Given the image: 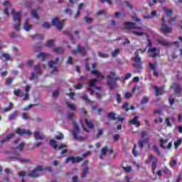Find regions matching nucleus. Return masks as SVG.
Returning a JSON list of instances; mask_svg holds the SVG:
<instances>
[{
    "label": "nucleus",
    "instance_id": "obj_29",
    "mask_svg": "<svg viewBox=\"0 0 182 182\" xmlns=\"http://www.w3.org/2000/svg\"><path fill=\"white\" fill-rule=\"evenodd\" d=\"M53 50V52H55V53H57V54L63 53L65 52V50L62 47L54 48Z\"/></svg>",
    "mask_w": 182,
    "mask_h": 182
},
{
    "label": "nucleus",
    "instance_id": "obj_44",
    "mask_svg": "<svg viewBox=\"0 0 182 182\" xmlns=\"http://www.w3.org/2000/svg\"><path fill=\"white\" fill-rule=\"evenodd\" d=\"M31 15L36 19H39V15L38 14V11L36 9L31 11Z\"/></svg>",
    "mask_w": 182,
    "mask_h": 182
},
{
    "label": "nucleus",
    "instance_id": "obj_54",
    "mask_svg": "<svg viewBox=\"0 0 182 182\" xmlns=\"http://www.w3.org/2000/svg\"><path fill=\"white\" fill-rule=\"evenodd\" d=\"M23 147H25V142H21L16 149H18L20 151H22V150H23Z\"/></svg>",
    "mask_w": 182,
    "mask_h": 182
},
{
    "label": "nucleus",
    "instance_id": "obj_5",
    "mask_svg": "<svg viewBox=\"0 0 182 182\" xmlns=\"http://www.w3.org/2000/svg\"><path fill=\"white\" fill-rule=\"evenodd\" d=\"M63 22H65V20L60 21L58 17H55L52 19L51 25L57 28L58 31H62L63 29Z\"/></svg>",
    "mask_w": 182,
    "mask_h": 182
},
{
    "label": "nucleus",
    "instance_id": "obj_8",
    "mask_svg": "<svg viewBox=\"0 0 182 182\" xmlns=\"http://www.w3.org/2000/svg\"><path fill=\"white\" fill-rule=\"evenodd\" d=\"M16 134H18V136H31L32 134V132L28 129H22L18 127L16 129Z\"/></svg>",
    "mask_w": 182,
    "mask_h": 182
},
{
    "label": "nucleus",
    "instance_id": "obj_47",
    "mask_svg": "<svg viewBox=\"0 0 182 182\" xmlns=\"http://www.w3.org/2000/svg\"><path fill=\"white\" fill-rule=\"evenodd\" d=\"M84 19L86 22V23L90 24L92 22H93V18L89 17V16H85Z\"/></svg>",
    "mask_w": 182,
    "mask_h": 182
},
{
    "label": "nucleus",
    "instance_id": "obj_25",
    "mask_svg": "<svg viewBox=\"0 0 182 182\" xmlns=\"http://www.w3.org/2000/svg\"><path fill=\"white\" fill-rule=\"evenodd\" d=\"M85 122L88 129H95V124H93V122L89 121V119H85Z\"/></svg>",
    "mask_w": 182,
    "mask_h": 182
},
{
    "label": "nucleus",
    "instance_id": "obj_49",
    "mask_svg": "<svg viewBox=\"0 0 182 182\" xmlns=\"http://www.w3.org/2000/svg\"><path fill=\"white\" fill-rule=\"evenodd\" d=\"M42 28H43V29H49L50 28H51L50 23L45 21L43 24H42Z\"/></svg>",
    "mask_w": 182,
    "mask_h": 182
},
{
    "label": "nucleus",
    "instance_id": "obj_1",
    "mask_svg": "<svg viewBox=\"0 0 182 182\" xmlns=\"http://www.w3.org/2000/svg\"><path fill=\"white\" fill-rule=\"evenodd\" d=\"M11 15L13 16L14 22H17V23L14 26L15 31H20L21 30V18H22V12L21 11L16 12L15 9H12Z\"/></svg>",
    "mask_w": 182,
    "mask_h": 182
},
{
    "label": "nucleus",
    "instance_id": "obj_39",
    "mask_svg": "<svg viewBox=\"0 0 182 182\" xmlns=\"http://www.w3.org/2000/svg\"><path fill=\"white\" fill-rule=\"evenodd\" d=\"M1 56H2V58H5V60L6 62L11 60V55H9V53H1Z\"/></svg>",
    "mask_w": 182,
    "mask_h": 182
},
{
    "label": "nucleus",
    "instance_id": "obj_33",
    "mask_svg": "<svg viewBox=\"0 0 182 182\" xmlns=\"http://www.w3.org/2000/svg\"><path fill=\"white\" fill-rule=\"evenodd\" d=\"M64 34H65L67 36H69L70 39H71V41H73V42H75V37L73 36V34H72V33H70V31H64Z\"/></svg>",
    "mask_w": 182,
    "mask_h": 182
},
{
    "label": "nucleus",
    "instance_id": "obj_7",
    "mask_svg": "<svg viewBox=\"0 0 182 182\" xmlns=\"http://www.w3.org/2000/svg\"><path fill=\"white\" fill-rule=\"evenodd\" d=\"M107 86L110 90L114 89V73H111V75L107 76Z\"/></svg>",
    "mask_w": 182,
    "mask_h": 182
},
{
    "label": "nucleus",
    "instance_id": "obj_31",
    "mask_svg": "<svg viewBox=\"0 0 182 182\" xmlns=\"http://www.w3.org/2000/svg\"><path fill=\"white\" fill-rule=\"evenodd\" d=\"M12 107H14V104L11 102H9V106L4 109V113H7V112H11Z\"/></svg>",
    "mask_w": 182,
    "mask_h": 182
},
{
    "label": "nucleus",
    "instance_id": "obj_34",
    "mask_svg": "<svg viewBox=\"0 0 182 182\" xmlns=\"http://www.w3.org/2000/svg\"><path fill=\"white\" fill-rule=\"evenodd\" d=\"M159 141H160V146L162 149H166V146H164V144H167L168 140L167 139H163V138H161V139H159Z\"/></svg>",
    "mask_w": 182,
    "mask_h": 182
},
{
    "label": "nucleus",
    "instance_id": "obj_15",
    "mask_svg": "<svg viewBox=\"0 0 182 182\" xmlns=\"http://www.w3.org/2000/svg\"><path fill=\"white\" fill-rule=\"evenodd\" d=\"M14 137H15V133H10L7 136H6V137L3 139L0 140L1 143H6V141H9L10 140H12V139H14Z\"/></svg>",
    "mask_w": 182,
    "mask_h": 182
},
{
    "label": "nucleus",
    "instance_id": "obj_36",
    "mask_svg": "<svg viewBox=\"0 0 182 182\" xmlns=\"http://www.w3.org/2000/svg\"><path fill=\"white\" fill-rule=\"evenodd\" d=\"M158 64L159 63H157V61L154 62V64L153 63L150 62L149 65L151 70H156V66H157Z\"/></svg>",
    "mask_w": 182,
    "mask_h": 182
},
{
    "label": "nucleus",
    "instance_id": "obj_41",
    "mask_svg": "<svg viewBox=\"0 0 182 182\" xmlns=\"http://www.w3.org/2000/svg\"><path fill=\"white\" fill-rule=\"evenodd\" d=\"M32 39H33V41H36V39H43V36L42 34H36L35 36H31Z\"/></svg>",
    "mask_w": 182,
    "mask_h": 182
},
{
    "label": "nucleus",
    "instance_id": "obj_27",
    "mask_svg": "<svg viewBox=\"0 0 182 182\" xmlns=\"http://www.w3.org/2000/svg\"><path fill=\"white\" fill-rule=\"evenodd\" d=\"M163 95V88L155 86V95L161 96Z\"/></svg>",
    "mask_w": 182,
    "mask_h": 182
},
{
    "label": "nucleus",
    "instance_id": "obj_16",
    "mask_svg": "<svg viewBox=\"0 0 182 182\" xmlns=\"http://www.w3.org/2000/svg\"><path fill=\"white\" fill-rule=\"evenodd\" d=\"M139 50H140L141 52V48H139L135 53V56L133 57L132 60H134V62H136V63H141V58H140V56H139Z\"/></svg>",
    "mask_w": 182,
    "mask_h": 182
},
{
    "label": "nucleus",
    "instance_id": "obj_4",
    "mask_svg": "<svg viewBox=\"0 0 182 182\" xmlns=\"http://www.w3.org/2000/svg\"><path fill=\"white\" fill-rule=\"evenodd\" d=\"M50 167L44 168L42 166H38L36 169L31 171V172L28 173V177H31L32 178H38L40 175L38 173V171H46L50 170Z\"/></svg>",
    "mask_w": 182,
    "mask_h": 182
},
{
    "label": "nucleus",
    "instance_id": "obj_37",
    "mask_svg": "<svg viewBox=\"0 0 182 182\" xmlns=\"http://www.w3.org/2000/svg\"><path fill=\"white\" fill-rule=\"evenodd\" d=\"M164 11H166V16L170 17V16H171V15H173V9H168V8L165 7L164 9Z\"/></svg>",
    "mask_w": 182,
    "mask_h": 182
},
{
    "label": "nucleus",
    "instance_id": "obj_38",
    "mask_svg": "<svg viewBox=\"0 0 182 182\" xmlns=\"http://www.w3.org/2000/svg\"><path fill=\"white\" fill-rule=\"evenodd\" d=\"M34 137L36 140H43V137L41 136V133L39 132H34Z\"/></svg>",
    "mask_w": 182,
    "mask_h": 182
},
{
    "label": "nucleus",
    "instance_id": "obj_48",
    "mask_svg": "<svg viewBox=\"0 0 182 182\" xmlns=\"http://www.w3.org/2000/svg\"><path fill=\"white\" fill-rule=\"evenodd\" d=\"M131 33H133V35H135L136 36H143V35H144V32H140V31H131Z\"/></svg>",
    "mask_w": 182,
    "mask_h": 182
},
{
    "label": "nucleus",
    "instance_id": "obj_45",
    "mask_svg": "<svg viewBox=\"0 0 182 182\" xmlns=\"http://www.w3.org/2000/svg\"><path fill=\"white\" fill-rule=\"evenodd\" d=\"M182 139L181 138L176 140V141L174 142L175 149H178V146H181Z\"/></svg>",
    "mask_w": 182,
    "mask_h": 182
},
{
    "label": "nucleus",
    "instance_id": "obj_53",
    "mask_svg": "<svg viewBox=\"0 0 182 182\" xmlns=\"http://www.w3.org/2000/svg\"><path fill=\"white\" fill-rule=\"evenodd\" d=\"M146 103H149V97H143L141 100V105H146Z\"/></svg>",
    "mask_w": 182,
    "mask_h": 182
},
{
    "label": "nucleus",
    "instance_id": "obj_42",
    "mask_svg": "<svg viewBox=\"0 0 182 182\" xmlns=\"http://www.w3.org/2000/svg\"><path fill=\"white\" fill-rule=\"evenodd\" d=\"M84 66H85V70L90 72V67H89V63L87 62V58L85 59L84 60Z\"/></svg>",
    "mask_w": 182,
    "mask_h": 182
},
{
    "label": "nucleus",
    "instance_id": "obj_10",
    "mask_svg": "<svg viewBox=\"0 0 182 182\" xmlns=\"http://www.w3.org/2000/svg\"><path fill=\"white\" fill-rule=\"evenodd\" d=\"M74 129L73 131V134L75 140H79V136H77L79 133H80V128L79 127V124L76 122H73Z\"/></svg>",
    "mask_w": 182,
    "mask_h": 182
},
{
    "label": "nucleus",
    "instance_id": "obj_50",
    "mask_svg": "<svg viewBox=\"0 0 182 182\" xmlns=\"http://www.w3.org/2000/svg\"><path fill=\"white\" fill-rule=\"evenodd\" d=\"M152 147H153V150H154V151H156V153H157L159 156H161V151H160V149H159V147H157V146L153 145Z\"/></svg>",
    "mask_w": 182,
    "mask_h": 182
},
{
    "label": "nucleus",
    "instance_id": "obj_46",
    "mask_svg": "<svg viewBox=\"0 0 182 182\" xmlns=\"http://www.w3.org/2000/svg\"><path fill=\"white\" fill-rule=\"evenodd\" d=\"M114 120L116 123L121 122V124H123V122H124V117H114Z\"/></svg>",
    "mask_w": 182,
    "mask_h": 182
},
{
    "label": "nucleus",
    "instance_id": "obj_22",
    "mask_svg": "<svg viewBox=\"0 0 182 182\" xmlns=\"http://www.w3.org/2000/svg\"><path fill=\"white\" fill-rule=\"evenodd\" d=\"M58 62H59V58L57 57L55 60H50L48 62L49 68H53V66H56L58 65Z\"/></svg>",
    "mask_w": 182,
    "mask_h": 182
},
{
    "label": "nucleus",
    "instance_id": "obj_17",
    "mask_svg": "<svg viewBox=\"0 0 182 182\" xmlns=\"http://www.w3.org/2000/svg\"><path fill=\"white\" fill-rule=\"evenodd\" d=\"M137 119H139V116L134 117L132 119L129 120V124H134V126L139 127L140 122L137 121Z\"/></svg>",
    "mask_w": 182,
    "mask_h": 182
},
{
    "label": "nucleus",
    "instance_id": "obj_40",
    "mask_svg": "<svg viewBox=\"0 0 182 182\" xmlns=\"http://www.w3.org/2000/svg\"><path fill=\"white\" fill-rule=\"evenodd\" d=\"M13 93H14V96L21 97V96L22 95V93H23V92H22V91L21 90L18 89V90H15Z\"/></svg>",
    "mask_w": 182,
    "mask_h": 182
},
{
    "label": "nucleus",
    "instance_id": "obj_59",
    "mask_svg": "<svg viewBox=\"0 0 182 182\" xmlns=\"http://www.w3.org/2000/svg\"><path fill=\"white\" fill-rule=\"evenodd\" d=\"M66 106L70 109V110H76V108L75 106L69 103V102H66Z\"/></svg>",
    "mask_w": 182,
    "mask_h": 182
},
{
    "label": "nucleus",
    "instance_id": "obj_18",
    "mask_svg": "<svg viewBox=\"0 0 182 182\" xmlns=\"http://www.w3.org/2000/svg\"><path fill=\"white\" fill-rule=\"evenodd\" d=\"M157 43H159V45H161V46H165L166 48H168V46L171 45V43L160 39L157 40Z\"/></svg>",
    "mask_w": 182,
    "mask_h": 182
},
{
    "label": "nucleus",
    "instance_id": "obj_61",
    "mask_svg": "<svg viewBox=\"0 0 182 182\" xmlns=\"http://www.w3.org/2000/svg\"><path fill=\"white\" fill-rule=\"evenodd\" d=\"M35 79H38V75L35 73H32L30 80H35Z\"/></svg>",
    "mask_w": 182,
    "mask_h": 182
},
{
    "label": "nucleus",
    "instance_id": "obj_56",
    "mask_svg": "<svg viewBox=\"0 0 182 182\" xmlns=\"http://www.w3.org/2000/svg\"><path fill=\"white\" fill-rule=\"evenodd\" d=\"M107 117L108 119H109V120H114V113L109 112L107 114Z\"/></svg>",
    "mask_w": 182,
    "mask_h": 182
},
{
    "label": "nucleus",
    "instance_id": "obj_57",
    "mask_svg": "<svg viewBox=\"0 0 182 182\" xmlns=\"http://www.w3.org/2000/svg\"><path fill=\"white\" fill-rule=\"evenodd\" d=\"M136 149V144H134V149L132 151V153H133L134 157H137L139 156V152H137V150Z\"/></svg>",
    "mask_w": 182,
    "mask_h": 182
},
{
    "label": "nucleus",
    "instance_id": "obj_51",
    "mask_svg": "<svg viewBox=\"0 0 182 182\" xmlns=\"http://www.w3.org/2000/svg\"><path fill=\"white\" fill-rule=\"evenodd\" d=\"M104 132H105L104 129H97V139H99V137H100V136L103 134Z\"/></svg>",
    "mask_w": 182,
    "mask_h": 182
},
{
    "label": "nucleus",
    "instance_id": "obj_26",
    "mask_svg": "<svg viewBox=\"0 0 182 182\" xmlns=\"http://www.w3.org/2000/svg\"><path fill=\"white\" fill-rule=\"evenodd\" d=\"M48 56V54H46V53H40L36 55V58L39 59V58H42L43 62H45V60H46V58Z\"/></svg>",
    "mask_w": 182,
    "mask_h": 182
},
{
    "label": "nucleus",
    "instance_id": "obj_28",
    "mask_svg": "<svg viewBox=\"0 0 182 182\" xmlns=\"http://www.w3.org/2000/svg\"><path fill=\"white\" fill-rule=\"evenodd\" d=\"M134 25L136 23H133L132 21H127L124 23V26H127L129 29H134Z\"/></svg>",
    "mask_w": 182,
    "mask_h": 182
},
{
    "label": "nucleus",
    "instance_id": "obj_19",
    "mask_svg": "<svg viewBox=\"0 0 182 182\" xmlns=\"http://www.w3.org/2000/svg\"><path fill=\"white\" fill-rule=\"evenodd\" d=\"M23 28H24L25 31H26V32H29V31H31V29H32V26L31 24H29V20L28 18H26L25 21Z\"/></svg>",
    "mask_w": 182,
    "mask_h": 182
},
{
    "label": "nucleus",
    "instance_id": "obj_20",
    "mask_svg": "<svg viewBox=\"0 0 182 182\" xmlns=\"http://www.w3.org/2000/svg\"><path fill=\"white\" fill-rule=\"evenodd\" d=\"M157 163H159V159H156V161H152L151 171L153 174H156V168H157Z\"/></svg>",
    "mask_w": 182,
    "mask_h": 182
},
{
    "label": "nucleus",
    "instance_id": "obj_62",
    "mask_svg": "<svg viewBox=\"0 0 182 182\" xmlns=\"http://www.w3.org/2000/svg\"><path fill=\"white\" fill-rule=\"evenodd\" d=\"M117 102L119 104L122 103V95L119 94H117Z\"/></svg>",
    "mask_w": 182,
    "mask_h": 182
},
{
    "label": "nucleus",
    "instance_id": "obj_6",
    "mask_svg": "<svg viewBox=\"0 0 182 182\" xmlns=\"http://www.w3.org/2000/svg\"><path fill=\"white\" fill-rule=\"evenodd\" d=\"M71 53L72 55L80 53L82 56H86V48H85V47H82V45L80 44H77L76 50H72Z\"/></svg>",
    "mask_w": 182,
    "mask_h": 182
},
{
    "label": "nucleus",
    "instance_id": "obj_58",
    "mask_svg": "<svg viewBox=\"0 0 182 182\" xmlns=\"http://www.w3.org/2000/svg\"><path fill=\"white\" fill-rule=\"evenodd\" d=\"M133 68H135V69H138L139 70L143 69L141 64H139V63L133 64Z\"/></svg>",
    "mask_w": 182,
    "mask_h": 182
},
{
    "label": "nucleus",
    "instance_id": "obj_43",
    "mask_svg": "<svg viewBox=\"0 0 182 182\" xmlns=\"http://www.w3.org/2000/svg\"><path fill=\"white\" fill-rule=\"evenodd\" d=\"M50 146H52V147H53L55 150L58 149V144H56V141H55L54 139H50Z\"/></svg>",
    "mask_w": 182,
    "mask_h": 182
},
{
    "label": "nucleus",
    "instance_id": "obj_63",
    "mask_svg": "<svg viewBox=\"0 0 182 182\" xmlns=\"http://www.w3.org/2000/svg\"><path fill=\"white\" fill-rule=\"evenodd\" d=\"M124 170L126 173H130L132 171V166H124Z\"/></svg>",
    "mask_w": 182,
    "mask_h": 182
},
{
    "label": "nucleus",
    "instance_id": "obj_60",
    "mask_svg": "<svg viewBox=\"0 0 182 182\" xmlns=\"http://www.w3.org/2000/svg\"><path fill=\"white\" fill-rule=\"evenodd\" d=\"M169 164H170L171 167H174L175 166L177 165V161H176V160H171V161L169 162Z\"/></svg>",
    "mask_w": 182,
    "mask_h": 182
},
{
    "label": "nucleus",
    "instance_id": "obj_64",
    "mask_svg": "<svg viewBox=\"0 0 182 182\" xmlns=\"http://www.w3.org/2000/svg\"><path fill=\"white\" fill-rule=\"evenodd\" d=\"M14 78H9V79H7L6 81V85H12V82H14Z\"/></svg>",
    "mask_w": 182,
    "mask_h": 182
},
{
    "label": "nucleus",
    "instance_id": "obj_2",
    "mask_svg": "<svg viewBox=\"0 0 182 182\" xmlns=\"http://www.w3.org/2000/svg\"><path fill=\"white\" fill-rule=\"evenodd\" d=\"M4 153L5 154H11V155L7 156V159H16V160H18L20 163H31V159H23V158H19L16 156H19V154L17 153L16 151H6Z\"/></svg>",
    "mask_w": 182,
    "mask_h": 182
},
{
    "label": "nucleus",
    "instance_id": "obj_24",
    "mask_svg": "<svg viewBox=\"0 0 182 182\" xmlns=\"http://www.w3.org/2000/svg\"><path fill=\"white\" fill-rule=\"evenodd\" d=\"M91 73H92V75H95L97 77H101V79H105V75H102V73H100V72L97 70H91Z\"/></svg>",
    "mask_w": 182,
    "mask_h": 182
},
{
    "label": "nucleus",
    "instance_id": "obj_55",
    "mask_svg": "<svg viewBox=\"0 0 182 182\" xmlns=\"http://www.w3.org/2000/svg\"><path fill=\"white\" fill-rule=\"evenodd\" d=\"M64 136L63 133H59L58 135L55 136V139L56 140H62V139H63Z\"/></svg>",
    "mask_w": 182,
    "mask_h": 182
},
{
    "label": "nucleus",
    "instance_id": "obj_3",
    "mask_svg": "<svg viewBox=\"0 0 182 182\" xmlns=\"http://www.w3.org/2000/svg\"><path fill=\"white\" fill-rule=\"evenodd\" d=\"M173 28L167 26V22L166 21V16H162V23L160 28L161 32L165 36H167L168 33H171Z\"/></svg>",
    "mask_w": 182,
    "mask_h": 182
},
{
    "label": "nucleus",
    "instance_id": "obj_35",
    "mask_svg": "<svg viewBox=\"0 0 182 182\" xmlns=\"http://www.w3.org/2000/svg\"><path fill=\"white\" fill-rule=\"evenodd\" d=\"M54 43L55 41H53V39H50L46 43V46H47V48H53Z\"/></svg>",
    "mask_w": 182,
    "mask_h": 182
},
{
    "label": "nucleus",
    "instance_id": "obj_30",
    "mask_svg": "<svg viewBox=\"0 0 182 182\" xmlns=\"http://www.w3.org/2000/svg\"><path fill=\"white\" fill-rule=\"evenodd\" d=\"M34 70L37 75H42V70H41V65L39 64L34 65Z\"/></svg>",
    "mask_w": 182,
    "mask_h": 182
},
{
    "label": "nucleus",
    "instance_id": "obj_12",
    "mask_svg": "<svg viewBox=\"0 0 182 182\" xmlns=\"http://www.w3.org/2000/svg\"><path fill=\"white\" fill-rule=\"evenodd\" d=\"M148 50L150 53L149 54L150 58H153V59H156V58H157V56H159L160 55V51H158V53H153V52H156V50H157V48L156 47L149 48Z\"/></svg>",
    "mask_w": 182,
    "mask_h": 182
},
{
    "label": "nucleus",
    "instance_id": "obj_13",
    "mask_svg": "<svg viewBox=\"0 0 182 182\" xmlns=\"http://www.w3.org/2000/svg\"><path fill=\"white\" fill-rule=\"evenodd\" d=\"M172 87L173 89V92L175 95H180L182 92L181 85H180V83L178 82H174L172 85Z\"/></svg>",
    "mask_w": 182,
    "mask_h": 182
},
{
    "label": "nucleus",
    "instance_id": "obj_23",
    "mask_svg": "<svg viewBox=\"0 0 182 182\" xmlns=\"http://www.w3.org/2000/svg\"><path fill=\"white\" fill-rule=\"evenodd\" d=\"M107 151H109V149H107V146H104L102 150H101V153L100 154V160H102V159H103V156L106 155V153H107Z\"/></svg>",
    "mask_w": 182,
    "mask_h": 182
},
{
    "label": "nucleus",
    "instance_id": "obj_21",
    "mask_svg": "<svg viewBox=\"0 0 182 182\" xmlns=\"http://www.w3.org/2000/svg\"><path fill=\"white\" fill-rule=\"evenodd\" d=\"M17 113H18V111H14V112H12L9 115V119L10 120V122L16 120V117H18Z\"/></svg>",
    "mask_w": 182,
    "mask_h": 182
},
{
    "label": "nucleus",
    "instance_id": "obj_14",
    "mask_svg": "<svg viewBox=\"0 0 182 182\" xmlns=\"http://www.w3.org/2000/svg\"><path fill=\"white\" fill-rule=\"evenodd\" d=\"M31 90V86H27L26 88V93H21V97H23V100H28L29 99V91Z\"/></svg>",
    "mask_w": 182,
    "mask_h": 182
},
{
    "label": "nucleus",
    "instance_id": "obj_9",
    "mask_svg": "<svg viewBox=\"0 0 182 182\" xmlns=\"http://www.w3.org/2000/svg\"><path fill=\"white\" fill-rule=\"evenodd\" d=\"M82 160L83 158L80 156H70L65 159V164H68L70 161H71L72 164H75V163H80V161H82Z\"/></svg>",
    "mask_w": 182,
    "mask_h": 182
},
{
    "label": "nucleus",
    "instance_id": "obj_32",
    "mask_svg": "<svg viewBox=\"0 0 182 182\" xmlns=\"http://www.w3.org/2000/svg\"><path fill=\"white\" fill-rule=\"evenodd\" d=\"M87 174H89V168L86 166L84 169L83 173L81 174V178H85L87 177Z\"/></svg>",
    "mask_w": 182,
    "mask_h": 182
},
{
    "label": "nucleus",
    "instance_id": "obj_11",
    "mask_svg": "<svg viewBox=\"0 0 182 182\" xmlns=\"http://www.w3.org/2000/svg\"><path fill=\"white\" fill-rule=\"evenodd\" d=\"M99 82V80L95 78L92 79L90 80V82L89 84V87L87 88L88 92H90V95H93L95 93V90H93V87H95L96 84Z\"/></svg>",
    "mask_w": 182,
    "mask_h": 182
},
{
    "label": "nucleus",
    "instance_id": "obj_52",
    "mask_svg": "<svg viewBox=\"0 0 182 182\" xmlns=\"http://www.w3.org/2000/svg\"><path fill=\"white\" fill-rule=\"evenodd\" d=\"M98 56L99 58H109V55H107V53H103L102 52H98Z\"/></svg>",
    "mask_w": 182,
    "mask_h": 182
}]
</instances>
